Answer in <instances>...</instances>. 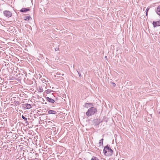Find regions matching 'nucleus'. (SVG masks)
<instances>
[{
  "mask_svg": "<svg viewBox=\"0 0 160 160\" xmlns=\"http://www.w3.org/2000/svg\"><path fill=\"white\" fill-rule=\"evenodd\" d=\"M22 118L26 122H27V118H25L24 116H23V115H22Z\"/></svg>",
  "mask_w": 160,
  "mask_h": 160,
  "instance_id": "12",
  "label": "nucleus"
},
{
  "mask_svg": "<svg viewBox=\"0 0 160 160\" xmlns=\"http://www.w3.org/2000/svg\"><path fill=\"white\" fill-rule=\"evenodd\" d=\"M149 9V8H147L146 10V12H148Z\"/></svg>",
  "mask_w": 160,
  "mask_h": 160,
  "instance_id": "17",
  "label": "nucleus"
},
{
  "mask_svg": "<svg viewBox=\"0 0 160 160\" xmlns=\"http://www.w3.org/2000/svg\"><path fill=\"white\" fill-rule=\"evenodd\" d=\"M48 92H49V91H47V93H48Z\"/></svg>",
  "mask_w": 160,
  "mask_h": 160,
  "instance_id": "24",
  "label": "nucleus"
},
{
  "mask_svg": "<svg viewBox=\"0 0 160 160\" xmlns=\"http://www.w3.org/2000/svg\"><path fill=\"white\" fill-rule=\"evenodd\" d=\"M153 25L154 27L157 26H160V20L156 22H153Z\"/></svg>",
  "mask_w": 160,
  "mask_h": 160,
  "instance_id": "5",
  "label": "nucleus"
},
{
  "mask_svg": "<svg viewBox=\"0 0 160 160\" xmlns=\"http://www.w3.org/2000/svg\"><path fill=\"white\" fill-rule=\"evenodd\" d=\"M159 113L160 114V111L159 112Z\"/></svg>",
  "mask_w": 160,
  "mask_h": 160,
  "instance_id": "25",
  "label": "nucleus"
},
{
  "mask_svg": "<svg viewBox=\"0 0 160 160\" xmlns=\"http://www.w3.org/2000/svg\"><path fill=\"white\" fill-rule=\"evenodd\" d=\"M59 48H56L55 49V51H58L59 50Z\"/></svg>",
  "mask_w": 160,
  "mask_h": 160,
  "instance_id": "14",
  "label": "nucleus"
},
{
  "mask_svg": "<svg viewBox=\"0 0 160 160\" xmlns=\"http://www.w3.org/2000/svg\"><path fill=\"white\" fill-rule=\"evenodd\" d=\"M46 99L48 101L50 102L53 103L55 102V101L53 99L48 97L46 98Z\"/></svg>",
  "mask_w": 160,
  "mask_h": 160,
  "instance_id": "6",
  "label": "nucleus"
},
{
  "mask_svg": "<svg viewBox=\"0 0 160 160\" xmlns=\"http://www.w3.org/2000/svg\"><path fill=\"white\" fill-rule=\"evenodd\" d=\"M60 73L59 72H57V73H56V74L58 75H60Z\"/></svg>",
  "mask_w": 160,
  "mask_h": 160,
  "instance_id": "16",
  "label": "nucleus"
},
{
  "mask_svg": "<svg viewBox=\"0 0 160 160\" xmlns=\"http://www.w3.org/2000/svg\"><path fill=\"white\" fill-rule=\"evenodd\" d=\"M112 83L114 86H115L116 85L115 84L114 82H113Z\"/></svg>",
  "mask_w": 160,
  "mask_h": 160,
  "instance_id": "20",
  "label": "nucleus"
},
{
  "mask_svg": "<svg viewBox=\"0 0 160 160\" xmlns=\"http://www.w3.org/2000/svg\"><path fill=\"white\" fill-rule=\"evenodd\" d=\"M77 72H78V74H79V77H81V74H80V73H79V72H78V71L77 70Z\"/></svg>",
  "mask_w": 160,
  "mask_h": 160,
  "instance_id": "15",
  "label": "nucleus"
},
{
  "mask_svg": "<svg viewBox=\"0 0 160 160\" xmlns=\"http://www.w3.org/2000/svg\"><path fill=\"white\" fill-rule=\"evenodd\" d=\"M25 106L27 109H29L32 108L31 105L27 103L25 104Z\"/></svg>",
  "mask_w": 160,
  "mask_h": 160,
  "instance_id": "9",
  "label": "nucleus"
},
{
  "mask_svg": "<svg viewBox=\"0 0 160 160\" xmlns=\"http://www.w3.org/2000/svg\"><path fill=\"white\" fill-rule=\"evenodd\" d=\"M103 152L104 154L107 156H111L113 153V150L111 149L108 145L105 146L103 149Z\"/></svg>",
  "mask_w": 160,
  "mask_h": 160,
  "instance_id": "1",
  "label": "nucleus"
},
{
  "mask_svg": "<svg viewBox=\"0 0 160 160\" xmlns=\"http://www.w3.org/2000/svg\"><path fill=\"white\" fill-rule=\"evenodd\" d=\"M102 122L100 119H95L93 120V122L95 125H98Z\"/></svg>",
  "mask_w": 160,
  "mask_h": 160,
  "instance_id": "4",
  "label": "nucleus"
},
{
  "mask_svg": "<svg viewBox=\"0 0 160 160\" xmlns=\"http://www.w3.org/2000/svg\"><path fill=\"white\" fill-rule=\"evenodd\" d=\"M105 58H107V56H105Z\"/></svg>",
  "mask_w": 160,
  "mask_h": 160,
  "instance_id": "21",
  "label": "nucleus"
},
{
  "mask_svg": "<svg viewBox=\"0 0 160 160\" xmlns=\"http://www.w3.org/2000/svg\"><path fill=\"white\" fill-rule=\"evenodd\" d=\"M97 110L96 108L92 107L88 109L86 114L87 116L89 117L94 115L97 112Z\"/></svg>",
  "mask_w": 160,
  "mask_h": 160,
  "instance_id": "2",
  "label": "nucleus"
},
{
  "mask_svg": "<svg viewBox=\"0 0 160 160\" xmlns=\"http://www.w3.org/2000/svg\"><path fill=\"white\" fill-rule=\"evenodd\" d=\"M48 92H49V91H47V93H48Z\"/></svg>",
  "mask_w": 160,
  "mask_h": 160,
  "instance_id": "23",
  "label": "nucleus"
},
{
  "mask_svg": "<svg viewBox=\"0 0 160 160\" xmlns=\"http://www.w3.org/2000/svg\"><path fill=\"white\" fill-rule=\"evenodd\" d=\"M148 12H146V16H148Z\"/></svg>",
  "mask_w": 160,
  "mask_h": 160,
  "instance_id": "19",
  "label": "nucleus"
},
{
  "mask_svg": "<svg viewBox=\"0 0 160 160\" xmlns=\"http://www.w3.org/2000/svg\"><path fill=\"white\" fill-rule=\"evenodd\" d=\"M64 75V74H62V76H63V75Z\"/></svg>",
  "mask_w": 160,
  "mask_h": 160,
  "instance_id": "22",
  "label": "nucleus"
},
{
  "mask_svg": "<svg viewBox=\"0 0 160 160\" xmlns=\"http://www.w3.org/2000/svg\"><path fill=\"white\" fill-rule=\"evenodd\" d=\"M103 139H101V140H100V142H99V143H100L101 142H102H102H103Z\"/></svg>",
  "mask_w": 160,
  "mask_h": 160,
  "instance_id": "18",
  "label": "nucleus"
},
{
  "mask_svg": "<svg viewBox=\"0 0 160 160\" xmlns=\"http://www.w3.org/2000/svg\"><path fill=\"white\" fill-rule=\"evenodd\" d=\"M48 113L49 114H56V112L54 110H50L48 111Z\"/></svg>",
  "mask_w": 160,
  "mask_h": 160,
  "instance_id": "8",
  "label": "nucleus"
},
{
  "mask_svg": "<svg viewBox=\"0 0 160 160\" xmlns=\"http://www.w3.org/2000/svg\"><path fill=\"white\" fill-rule=\"evenodd\" d=\"M24 20H29L32 19L31 18L30 16H25L24 18Z\"/></svg>",
  "mask_w": 160,
  "mask_h": 160,
  "instance_id": "10",
  "label": "nucleus"
},
{
  "mask_svg": "<svg viewBox=\"0 0 160 160\" xmlns=\"http://www.w3.org/2000/svg\"><path fill=\"white\" fill-rule=\"evenodd\" d=\"M4 14L6 17L8 18H9L12 16V13L9 11L6 10L3 12Z\"/></svg>",
  "mask_w": 160,
  "mask_h": 160,
  "instance_id": "3",
  "label": "nucleus"
},
{
  "mask_svg": "<svg viewBox=\"0 0 160 160\" xmlns=\"http://www.w3.org/2000/svg\"><path fill=\"white\" fill-rule=\"evenodd\" d=\"M91 160H99V159L97 158L93 157L92 158Z\"/></svg>",
  "mask_w": 160,
  "mask_h": 160,
  "instance_id": "13",
  "label": "nucleus"
},
{
  "mask_svg": "<svg viewBox=\"0 0 160 160\" xmlns=\"http://www.w3.org/2000/svg\"><path fill=\"white\" fill-rule=\"evenodd\" d=\"M92 104L91 103H86L85 104V107L88 108L89 107L88 105L90 104Z\"/></svg>",
  "mask_w": 160,
  "mask_h": 160,
  "instance_id": "11",
  "label": "nucleus"
},
{
  "mask_svg": "<svg viewBox=\"0 0 160 160\" xmlns=\"http://www.w3.org/2000/svg\"><path fill=\"white\" fill-rule=\"evenodd\" d=\"M29 10L30 9L29 8H23L20 10V12H25L27 11H29Z\"/></svg>",
  "mask_w": 160,
  "mask_h": 160,
  "instance_id": "7",
  "label": "nucleus"
}]
</instances>
